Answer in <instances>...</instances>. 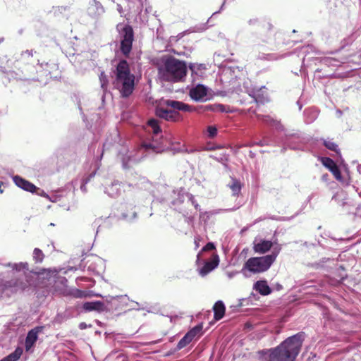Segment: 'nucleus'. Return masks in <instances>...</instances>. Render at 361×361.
<instances>
[{"instance_id":"0e129e2a","label":"nucleus","mask_w":361,"mask_h":361,"mask_svg":"<svg viewBox=\"0 0 361 361\" xmlns=\"http://www.w3.org/2000/svg\"><path fill=\"white\" fill-rule=\"evenodd\" d=\"M193 204H194L195 207L196 209H197V208H198V207H199V204H195L194 202H193Z\"/></svg>"},{"instance_id":"4be33fe9","label":"nucleus","mask_w":361,"mask_h":361,"mask_svg":"<svg viewBox=\"0 0 361 361\" xmlns=\"http://www.w3.org/2000/svg\"><path fill=\"white\" fill-rule=\"evenodd\" d=\"M258 120L262 121L263 123L270 126L275 127L276 130L280 131L284 130V126L281 123L280 121L274 120L271 116L268 115H261L259 114L257 116Z\"/></svg>"},{"instance_id":"49530a36","label":"nucleus","mask_w":361,"mask_h":361,"mask_svg":"<svg viewBox=\"0 0 361 361\" xmlns=\"http://www.w3.org/2000/svg\"><path fill=\"white\" fill-rule=\"evenodd\" d=\"M216 247L214 243L209 242L202 249V251H212L215 250Z\"/></svg>"},{"instance_id":"338daca9","label":"nucleus","mask_w":361,"mask_h":361,"mask_svg":"<svg viewBox=\"0 0 361 361\" xmlns=\"http://www.w3.org/2000/svg\"><path fill=\"white\" fill-rule=\"evenodd\" d=\"M200 253H198V255H197V261H199V260H200Z\"/></svg>"},{"instance_id":"f8f14e48","label":"nucleus","mask_w":361,"mask_h":361,"mask_svg":"<svg viewBox=\"0 0 361 361\" xmlns=\"http://www.w3.org/2000/svg\"><path fill=\"white\" fill-rule=\"evenodd\" d=\"M156 114L160 118L168 121L177 122L183 120V117L179 112L164 108H158L156 110Z\"/></svg>"},{"instance_id":"423d86ee","label":"nucleus","mask_w":361,"mask_h":361,"mask_svg":"<svg viewBox=\"0 0 361 361\" xmlns=\"http://www.w3.org/2000/svg\"><path fill=\"white\" fill-rule=\"evenodd\" d=\"M247 24L250 26H257L259 28L257 32L252 33L248 38V43L251 46H259L268 42L272 30V25L269 22L252 18L247 20Z\"/></svg>"},{"instance_id":"603ef678","label":"nucleus","mask_w":361,"mask_h":361,"mask_svg":"<svg viewBox=\"0 0 361 361\" xmlns=\"http://www.w3.org/2000/svg\"><path fill=\"white\" fill-rule=\"evenodd\" d=\"M237 273H238V272H236V271H235V272H234V271H233V272H229V273H228V278H229V279H231V278H233V276H235L237 274Z\"/></svg>"},{"instance_id":"a211bd4d","label":"nucleus","mask_w":361,"mask_h":361,"mask_svg":"<svg viewBox=\"0 0 361 361\" xmlns=\"http://www.w3.org/2000/svg\"><path fill=\"white\" fill-rule=\"evenodd\" d=\"M87 14L94 18H98L104 12V9L99 1L91 0L87 9Z\"/></svg>"},{"instance_id":"a878e982","label":"nucleus","mask_w":361,"mask_h":361,"mask_svg":"<svg viewBox=\"0 0 361 361\" xmlns=\"http://www.w3.org/2000/svg\"><path fill=\"white\" fill-rule=\"evenodd\" d=\"M134 208L131 203H126L127 210L122 212L121 219L130 223L135 221L137 219V212Z\"/></svg>"},{"instance_id":"79ce46f5","label":"nucleus","mask_w":361,"mask_h":361,"mask_svg":"<svg viewBox=\"0 0 361 361\" xmlns=\"http://www.w3.org/2000/svg\"><path fill=\"white\" fill-rule=\"evenodd\" d=\"M284 138H282L281 140H283L284 141H290L289 140L291 137H295L299 139L300 137V135L299 133H295V132H290L286 130L284 128Z\"/></svg>"},{"instance_id":"6ab92c4d","label":"nucleus","mask_w":361,"mask_h":361,"mask_svg":"<svg viewBox=\"0 0 361 361\" xmlns=\"http://www.w3.org/2000/svg\"><path fill=\"white\" fill-rule=\"evenodd\" d=\"M82 308L85 312L95 311L102 312L107 311V308L104 302L99 300L85 302L82 305Z\"/></svg>"},{"instance_id":"58836bf2","label":"nucleus","mask_w":361,"mask_h":361,"mask_svg":"<svg viewBox=\"0 0 361 361\" xmlns=\"http://www.w3.org/2000/svg\"><path fill=\"white\" fill-rule=\"evenodd\" d=\"M279 145H281L282 146V149H281V152L282 153H284L287 149H293V150H296L298 149V148L293 145L290 141H284L283 140H281V142L280 143H278Z\"/></svg>"},{"instance_id":"ddd939ff","label":"nucleus","mask_w":361,"mask_h":361,"mask_svg":"<svg viewBox=\"0 0 361 361\" xmlns=\"http://www.w3.org/2000/svg\"><path fill=\"white\" fill-rule=\"evenodd\" d=\"M166 107L171 108L173 111L179 112H193L195 110V106H190L183 102L167 99L164 102Z\"/></svg>"},{"instance_id":"bb28decb","label":"nucleus","mask_w":361,"mask_h":361,"mask_svg":"<svg viewBox=\"0 0 361 361\" xmlns=\"http://www.w3.org/2000/svg\"><path fill=\"white\" fill-rule=\"evenodd\" d=\"M254 289L262 295H268L271 293L272 290L269 286L267 281L259 280L255 283Z\"/></svg>"},{"instance_id":"a19ab883","label":"nucleus","mask_w":361,"mask_h":361,"mask_svg":"<svg viewBox=\"0 0 361 361\" xmlns=\"http://www.w3.org/2000/svg\"><path fill=\"white\" fill-rule=\"evenodd\" d=\"M218 133V129L216 126H208L207 128V136L209 138H214Z\"/></svg>"},{"instance_id":"13d9d810","label":"nucleus","mask_w":361,"mask_h":361,"mask_svg":"<svg viewBox=\"0 0 361 361\" xmlns=\"http://www.w3.org/2000/svg\"><path fill=\"white\" fill-rule=\"evenodd\" d=\"M151 11H152V8H145V12H146V13H149V12H151Z\"/></svg>"},{"instance_id":"864d4df0","label":"nucleus","mask_w":361,"mask_h":361,"mask_svg":"<svg viewBox=\"0 0 361 361\" xmlns=\"http://www.w3.org/2000/svg\"><path fill=\"white\" fill-rule=\"evenodd\" d=\"M314 114V115L312 116V118L308 121H307V123H312L317 117V114L316 112H312Z\"/></svg>"},{"instance_id":"680f3d73","label":"nucleus","mask_w":361,"mask_h":361,"mask_svg":"<svg viewBox=\"0 0 361 361\" xmlns=\"http://www.w3.org/2000/svg\"><path fill=\"white\" fill-rule=\"evenodd\" d=\"M108 145H109V144H108V142H106L104 144V146H103V147H104V148L107 147Z\"/></svg>"},{"instance_id":"aec40b11","label":"nucleus","mask_w":361,"mask_h":361,"mask_svg":"<svg viewBox=\"0 0 361 361\" xmlns=\"http://www.w3.org/2000/svg\"><path fill=\"white\" fill-rule=\"evenodd\" d=\"M42 329V326H38L28 331L25 338V348L27 350H29L34 345L37 340L38 334Z\"/></svg>"},{"instance_id":"8fccbe9b","label":"nucleus","mask_w":361,"mask_h":361,"mask_svg":"<svg viewBox=\"0 0 361 361\" xmlns=\"http://www.w3.org/2000/svg\"><path fill=\"white\" fill-rule=\"evenodd\" d=\"M204 105H200V106H198L197 107H195V110L194 111H197L198 113H203V112H206V111H204Z\"/></svg>"},{"instance_id":"4468645a","label":"nucleus","mask_w":361,"mask_h":361,"mask_svg":"<svg viewBox=\"0 0 361 361\" xmlns=\"http://www.w3.org/2000/svg\"><path fill=\"white\" fill-rule=\"evenodd\" d=\"M115 77H131L135 78V75L131 73L129 64L126 60H121L116 66V69L114 71Z\"/></svg>"},{"instance_id":"7ed1b4c3","label":"nucleus","mask_w":361,"mask_h":361,"mask_svg":"<svg viewBox=\"0 0 361 361\" xmlns=\"http://www.w3.org/2000/svg\"><path fill=\"white\" fill-rule=\"evenodd\" d=\"M5 267H9L11 270L8 274L12 279L11 280H4L0 275V289L2 290L11 289V291L16 292L24 290L30 285L27 280H24L23 276L26 271H29L28 264L27 262L8 263L3 264Z\"/></svg>"},{"instance_id":"473e14b6","label":"nucleus","mask_w":361,"mask_h":361,"mask_svg":"<svg viewBox=\"0 0 361 361\" xmlns=\"http://www.w3.org/2000/svg\"><path fill=\"white\" fill-rule=\"evenodd\" d=\"M228 186L232 190V194L233 196H238L240 192L241 184L238 180L232 178L231 182L228 183Z\"/></svg>"},{"instance_id":"b1692460","label":"nucleus","mask_w":361,"mask_h":361,"mask_svg":"<svg viewBox=\"0 0 361 361\" xmlns=\"http://www.w3.org/2000/svg\"><path fill=\"white\" fill-rule=\"evenodd\" d=\"M113 299H115V301L112 302L111 306L106 307L107 311L110 310H119L123 306L127 305V302L128 300V298L126 295L113 296Z\"/></svg>"},{"instance_id":"f03ea898","label":"nucleus","mask_w":361,"mask_h":361,"mask_svg":"<svg viewBox=\"0 0 361 361\" xmlns=\"http://www.w3.org/2000/svg\"><path fill=\"white\" fill-rule=\"evenodd\" d=\"M305 334L299 332L283 341L274 348L263 349L257 352L261 361H295L299 354Z\"/></svg>"},{"instance_id":"0eeeda50","label":"nucleus","mask_w":361,"mask_h":361,"mask_svg":"<svg viewBox=\"0 0 361 361\" xmlns=\"http://www.w3.org/2000/svg\"><path fill=\"white\" fill-rule=\"evenodd\" d=\"M23 62L31 63L32 65L25 66L22 68L23 74V80H39L37 77H35V73L38 72L37 68H41L42 66L39 64V61L37 59H33L32 50H26L23 51L20 58Z\"/></svg>"},{"instance_id":"f704fd0d","label":"nucleus","mask_w":361,"mask_h":361,"mask_svg":"<svg viewBox=\"0 0 361 361\" xmlns=\"http://www.w3.org/2000/svg\"><path fill=\"white\" fill-rule=\"evenodd\" d=\"M172 193L173 195V199L171 200H169L171 207L179 205L183 202L184 200L183 195L180 192H176V191L173 190Z\"/></svg>"},{"instance_id":"69168bd1","label":"nucleus","mask_w":361,"mask_h":361,"mask_svg":"<svg viewBox=\"0 0 361 361\" xmlns=\"http://www.w3.org/2000/svg\"><path fill=\"white\" fill-rule=\"evenodd\" d=\"M4 37H1V38H0V44H1V42H4Z\"/></svg>"},{"instance_id":"6e6552de","label":"nucleus","mask_w":361,"mask_h":361,"mask_svg":"<svg viewBox=\"0 0 361 361\" xmlns=\"http://www.w3.org/2000/svg\"><path fill=\"white\" fill-rule=\"evenodd\" d=\"M117 30L119 33L120 51L122 54L128 57L134 41V32L130 25H118Z\"/></svg>"},{"instance_id":"2eb2a0df","label":"nucleus","mask_w":361,"mask_h":361,"mask_svg":"<svg viewBox=\"0 0 361 361\" xmlns=\"http://www.w3.org/2000/svg\"><path fill=\"white\" fill-rule=\"evenodd\" d=\"M219 264V257L217 255H214L211 260L204 262L203 266L199 269V274L201 276H205L209 272L218 267Z\"/></svg>"},{"instance_id":"9d476101","label":"nucleus","mask_w":361,"mask_h":361,"mask_svg":"<svg viewBox=\"0 0 361 361\" xmlns=\"http://www.w3.org/2000/svg\"><path fill=\"white\" fill-rule=\"evenodd\" d=\"M202 324H200L189 330L179 341L173 352L178 351L186 347L195 337H200L202 335Z\"/></svg>"},{"instance_id":"e2e57ef3","label":"nucleus","mask_w":361,"mask_h":361,"mask_svg":"<svg viewBox=\"0 0 361 361\" xmlns=\"http://www.w3.org/2000/svg\"><path fill=\"white\" fill-rule=\"evenodd\" d=\"M220 13V11H218L214 12V13L212 14V16H215L216 14H217V13Z\"/></svg>"},{"instance_id":"ea45409f","label":"nucleus","mask_w":361,"mask_h":361,"mask_svg":"<svg viewBox=\"0 0 361 361\" xmlns=\"http://www.w3.org/2000/svg\"><path fill=\"white\" fill-rule=\"evenodd\" d=\"M96 175V171L92 172L88 176L82 180V183L80 185V190L85 192H87L86 185L91 181L92 178H93Z\"/></svg>"},{"instance_id":"c03bdc74","label":"nucleus","mask_w":361,"mask_h":361,"mask_svg":"<svg viewBox=\"0 0 361 361\" xmlns=\"http://www.w3.org/2000/svg\"><path fill=\"white\" fill-rule=\"evenodd\" d=\"M99 80H100L102 88L104 90H105L106 89V87L108 85V79L104 72L101 73V74L99 75Z\"/></svg>"},{"instance_id":"393cba45","label":"nucleus","mask_w":361,"mask_h":361,"mask_svg":"<svg viewBox=\"0 0 361 361\" xmlns=\"http://www.w3.org/2000/svg\"><path fill=\"white\" fill-rule=\"evenodd\" d=\"M104 192L111 197H117L121 192V183L114 180L104 188Z\"/></svg>"},{"instance_id":"1a4fd4ad","label":"nucleus","mask_w":361,"mask_h":361,"mask_svg":"<svg viewBox=\"0 0 361 361\" xmlns=\"http://www.w3.org/2000/svg\"><path fill=\"white\" fill-rule=\"evenodd\" d=\"M135 79L131 77H115L114 85L118 89L122 97H128L135 89Z\"/></svg>"},{"instance_id":"412c9836","label":"nucleus","mask_w":361,"mask_h":361,"mask_svg":"<svg viewBox=\"0 0 361 361\" xmlns=\"http://www.w3.org/2000/svg\"><path fill=\"white\" fill-rule=\"evenodd\" d=\"M128 11L132 16H137L142 11V0H127Z\"/></svg>"},{"instance_id":"dca6fc26","label":"nucleus","mask_w":361,"mask_h":361,"mask_svg":"<svg viewBox=\"0 0 361 361\" xmlns=\"http://www.w3.org/2000/svg\"><path fill=\"white\" fill-rule=\"evenodd\" d=\"M13 180L14 183L19 187L20 188L30 192L32 193L35 192L39 188H37L34 184L31 182L23 178L20 176L16 175L13 176Z\"/></svg>"},{"instance_id":"774afa93","label":"nucleus","mask_w":361,"mask_h":361,"mask_svg":"<svg viewBox=\"0 0 361 361\" xmlns=\"http://www.w3.org/2000/svg\"><path fill=\"white\" fill-rule=\"evenodd\" d=\"M215 149V147H210V148H207V150H213V149Z\"/></svg>"},{"instance_id":"37998d69","label":"nucleus","mask_w":361,"mask_h":361,"mask_svg":"<svg viewBox=\"0 0 361 361\" xmlns=\"http://www.w3.org/2000/svg\"><path fill=\"white\" fill-rule=\"evenodd\" d=\"M96 297H101L104 300V302H106L107 305L106 307L111 306L112 302L115 301V299H113V296L111 295H106L102 296L101 294L97 293L94 295Z\"/></svg>"},{"instance_id":"e433bc0d","label":"nucleus","mask_w":361,"mask_h":361,"mask_svg":"<svg viewBox=\"0 0 361 361\" xmlns=\"http://www.w3.org/2000/svg\"><path fill=\"white\" fill-rule=\"evenodd\" d=\"M323 144L329 150L334 151L336 153L339 152L338 145L332 140H323Z\"/></svg>"},{"instance_id":"c9c22d12","label":"nucleus","mask_w":361,"mask_h":361,"mask_svg":"<svg viewBox=\"0 0 361 361\" xmlns=\"http://www.w3.org/2000/svg\"><path fill=\"white\" fill-rule=\"evenodd\" d=\"M23 350L20 348H17L13 353L4 357V361H17L21 356Z\"/></svg>"},{"instance_id":"7c9ffc66","label":"nucleus","mask_w":361,"mask_h":361,"mask_svg":"<svg viewBox=\"0 0 361 361\" xmlns=\"http://www.w3.org/2000/svg\"><path fill=\"white\" fill-rule=\"evenodd\" d=\"M321 62L329 67H338L345 63L344 59L340 60L333 57H324L322 59Z\"/></svg>"},{"instance_id":"5fc2aeb1","label":"nucleus","mask_w":361,"mask_h":361,"mask_svg":"<svg viewBox=\"0 0 361 361\" xmlns=\"http://www.w3.org/2000/svg\"><path fill=\"white\" fill-rule=\"evenodd\" d=\"M67 282H68V281L65 277L61 278V284H63V286H66Z\"/></svg>"},{"instance_id":"a18cd8bd","label":"nucleus","mask_w":361,"mask_h":361,"mask_svg":"<svg viewBox=\"0 0 361 361\" xmlns=\"http://www.w3.org/2000/svg\"><path fill=\"white\" fill-rule=\"evenodd\" d=\"M70 294L72 295L73 297L75 298H82L84 294H83V292L79 289H73L71 292H70Z\"/></svg>"},{"instance_id":"de8ad7c7","label":"nucleus","mask_w":361,"mask_h":361,"mask_svg":"<svg viewBox=\"0 0 361 361\" xmlns=\"http://www.w3.org/2000/svg\"><path fill=\"white\" fill-rule=\"evenodd\" d=\"M137 183H135V181H133V180H130V181H128V182L123 183V188L124 189H126V186H128V187H129V188H130V187L134 188V187H136V186H137Z\"/></svg>"},{"instance_id":"5701e85b","label":"nucleus","mask_w":361,"mask_h":361,"mask_svg":"<svg viewBox=\"0 0 361 361\" xmlns=\"http://www.w3.org/2000/svg\"><path fill=\"white\" fill-rule=\"evenodd\" d=\"M264 88V87H262L259 89H253L249 93V95L253 99L254 102L257 104H264L268 102L267 97L264 95L262 92V89Z\"/></svg>"},{"instance_id":"cd10ccee","label":"nucleus","mask_w":361,"mask_h":361,"mask_svg":"<svg viewBox=\"0 0 361 361\" xmlns=\"http://www.w3.org/2000/svg\"><path fill=\"white\" fill-rule=\"evenodd\" d=\"M273 242L267 240H261L254 245V250L255 252L264 254L269 251L274 245Z\"/></svg>"},{"instance_id":"4d7b16f0","label":"nucleus","mask_w":361,"mask_h":361,"mask_svg":"<svg viewBox=\"0 0 361 361\" xmlns=\"http://www.w3.org/2000/svg\"><path fill=\"white\" fill-rule=\"evenodd\" d=\"M39 195H40L41 196H44V197H48V195H47V194L45 193V192H44V191H43V190H42V191H41V193H39Z\"/></svg>"},{"instance_id":"052dcab7","label":"nucleus","mask_w":361,"mask_h":361,"mask_svg":"<svg viewBox=\"0 0 361 361\" xmlns=\"http://www.w3.org/2000/svg\"><path fill=\"white\" fill-rule=\"evenodd\" d=\"M336 113L338 116H341L342 114V111L341 110H337Z\"/></svg>"},{"instance_id":"c756f323","label":"nucleus","mask_w":361,"mask_h":361,"mask_svg":"<svg viewBox=\"0 0 361 361\" xmlns=\"http://www.w3.org/2000/svg\"><path fill=\"white\" fill-rule=\"evenodd\" d=\"M188 67L192 74L197 76L203 75L204 71L206 70V66L204 63H190Z\"/></svg>"},{"instance_id":"f3484780","label":"nucleus","mask_w":361,"mask_h":361,"mask_svg":"<svg viewBox=\"0 0 361 361\" xmlns=\"http://www.w3.org/2000/svg\"><path fill=\"white\" fill-rule=\"evenodd\" d=\"M321 161L322 164L333 173L336 180H341L342 176L341 171L333 159L329 157H322Z\"/></svg>"},{"instance_id":"3c124183","label":"nucleus","mask_w":361,"mask_h":361,"mask_svg":"<svg viewBox=\"0 0 361 361\" xmlns=\"http://www.w3.org/2000/svg\"><path fill=\"white\" fill-rule=\"evenodd\" d=\"M313 49L314 48L312 45H307V47L302 48V52L306 53V52L309 51V50L312 51Z\"/></svg>"},{"instance_id":"6e6d98bb","label":"nucleus","mask_w":361,"mask_h":361,"mask_svg":"<svg viewBox=\"0 0 361 361\" xmlns=\"http://www.w3.org/2000/svg\"><path fill=\"white\" fill-rule=\"evenodd\" d=\"M117 10L118 11L122 14L123 13V8H122V6L120 5V4H118L117 5Z\"/></svg>"},{"instance_id":"9b49d317","label":"nucleus","mask_w":361,"mask_h":361,"mask_svg":"<svg viewBox=\"0 0 361 361\" xmlns=\"http://www.w3.org/2000/svg\"><path fill=\"white\" fill-rule=\"evenodd\" d=\"M207 93L208 87L202 84H198L190 90L189 96L194 101L204 102L207 99Z\"/></svg>"},{"instance_id":"4c0bfd02","label":"nucleus","mask_w":361,"mask_h":361,"mask_svg":"<svg viewBox=\"0 0 361 361\" xmlns=\"http://www.w3.org/2000/svg\"><path fill=\"white\" fill-rule=\"evenodd\" d=\"M44 257V255L40 249H34L32 257L36 263H41L43 261Z\"/></svg>"},{"instance_id":"bf43d9fd","label":"nucleus","mask_w":361,"mask_h":361,"mask_svg":"<svg viewBox=\"0 0 361 361\" xmlns=\"http://www.w3.org/2000/svg\"><path fill=\"white\" fill-rule=\"evenodd\" d=\"M312 111L311 110H307V109H306V110L305 111V115H307V114H309V113H312Z\"/></svg>"},{"instance_id":"f257e3e1","label":"nucleus","mask_w":361,"mask_h":361,"mask_svg":"<svg viewBox=\"0 0 361 361\" xmlns=\"http://www.w3.org/2000/svg\"><path fill=\"white\" fill-rule=\"evenodd\" d=\"M147 124L152 130V135L142 142L136 152H130L124 145L118 149V159L121 161L123 169L130 168L133 164L140 161L148 154L160 153L164 150L166 139L163 138L160 135L161 130L157 120L151 118Z\"/></svg>"},{"instance_id":"2f4dec72","label":"nucleus","mask_w":361,"mask_h":361,"mask_svg":"<svg viewBox=\"0 0 361 361\" xmlns=\"http://www.w3.org/2000/svg\"><path fill=\"white\" fill-rule=\"evenodd\" d=\"M204 111H213V112H228V111L226 109V106L221 104H207L204 106Z\"/></svg>"},{"instance_id":"c85d7f7f","label":"nucleus","mask_w":361,"mask_h":361,"mask_svg":"<svg viewBox=\"0 0 361 361\" xmlns=\"http://www.w3.org/2000/svg\"><path fill=\"white\" fill-rule=\"evenodd\" d=\"M214 319L218 321L223 318L225 314L226 307L223 301L218 300L213 307Z\"/></svg>"},{"instance_id":"39448f33","label":"nucleus","mask_w":361,"mask_h":361,"mask_svg":"<svg viewBox=\"0 0 361 361\" xmlns=\"http://www.w3.org/2000/svg\"><path fill=\"white\" fill-rule=\"evenodd\" d=\"M281 250V247L277 245L270 255L263 257H250L244 264L241 272L245 274V270L252 273H261L267 271Z\"/></svg>"},{"instance_id":"20e7f679","label":"nucleus","mask_w":361,"mask_h":361,"mask_svg":"<svg viewBox=\"0 0 361 361\" xmlns=\"http://www.w3.org/2000/svg\"><path fill=\"white\" fill-rule=\"evenodd\" d=\"M162 64L159 67V73L165 81L178 82L187 73V65L172 56H165L161 59Z\"/></svg>"},{"instance_id":"72a5a7b5","label":"nucleus","mask_w":361,"mask_h":361,"mask_svg":"<svg viewBox=\"0 0 361 361\" xmlns=\"http://www.w3.org/2000/svg\"><path fill=\"white\" fill-rule=\"evenodd\" d=\"M253 145H259L260 147L279 145V144H277V142L273 140L268 135L263 136L262 140H260L259 142H255Z\"/></svg>"},{"instance_id":"09e8293b","label":"nucleus","mask_w":361,"mask_h":361,"mask_svg":"<svg viewBox=\"0 0 361 361\" xmlns=\"http://www.w3.org/2000/svg\"><path fill=\"white\" fill-rule=\"evenodd\" d=\"M91 326H92L91 324L87 325L85 322H81L79 324V329L81 330L85 329L87 327H91Z\"/></svg>"}]
</instances>
